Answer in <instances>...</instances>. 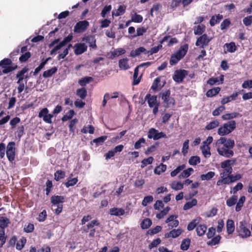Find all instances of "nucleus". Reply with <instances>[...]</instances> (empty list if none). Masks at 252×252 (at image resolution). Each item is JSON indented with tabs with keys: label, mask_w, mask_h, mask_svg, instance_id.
<instances>
[{
	"label": "nucleus",
	"mask_w": 252,
	"mask_h": 252,
	"mask_svg": "<svg viewBox=\"0 0 252 252\" xmlns=\"http://www.w3.org/2000/svg\"><path fill=\"white\" fill-rule=\"evenodd\" d=\"M200 162V158L198 156H192L189 160V163L191 165H196Z\"/></svg>",
	"instance_id": "nucleus-47"
},
{
	"label": "nucleus",
	"mask_w": 252,
	"mask_h": 252,
	"mask_svg": "<svg viewBox=\"0 0 252 252\" xmlns=\"http://www.w3.org/2000/svg\"><path fill=\"white\" fill-rule=\"evenodd\" d=\"M78 181L77 178L68 179V181L64 183V185L66 188H69L70 186H73L76 185Z\"/></svg>",
	"instance_id": "nucleus-62"
},
{
	"label": "nucleus",
	"mask_w": 252,
	"mask_h": 252,
	"mask_svg": "<svg viewBox=\"0 0 252 252\" xmlns=\"http://www.w3.org/2000/svg\"><path fill=\"white\" fill-rule=\"evenodd\" d=\"M126 6L125 5H120L116 12H112V15L115 16H119L123 15L126 11Z\"/></svg>",
	"instance_id": "nucleus-46"
},
{
	"label": "nucleus",
	"mask_w": 252,
	"mask_h": 252,
	"mask_svg": "<svg viewBox=\"0 0 252 252\" xmlns=\"http://www.w3.org/2000/svg\"><path fill=\"white\" fill-rule=\"evenodd\" d=\"M183 187L184 184L181 182H174L171 184L172 189L175 190L182 189Z\"/></svg>",
	"instance_id": "nucleus-56"
},
{
	"label": "nucleus",
	"mask_w": 252,
	"mask_h": 252,
	"mask_svg": "<svg viewBox=\"0 0 252 252\" xmlns=\"http://www.w3.org/2000/svg\"><path fill=\"white\" fill-rule=\"evenodd\" d=\"M143 17L139 14L134 13L131 16V21L135 23H141L143 21Z\"/></svg>",
	"instance_id": "nucleus-59"
},
{
	"label": "nucleus",
	"mask_w": 252,
	"mask_h": 252,
	"mask_svg": "<svg viewBox=\"0 0 252 252\" xmlns=\"http://www.w3.org/2000/svg\"><path fill=\"white\" fill-rule=\"evenodd\" d=\"M212 38L208 36L206 33L203 34L197 38L195 42L196 46H200L201 48H204L207 46Z\"/></svg>",
	"instance_id": "nucleus-8"
},
{
	"label": "nucleus",
	"mask_w": 252,
	"mask_h": 252,
	"mask_svg": "<svg viewBox=\"0 0 252 252\" xmlns=\"http://www.w3.org/2000/svg\"><path fill=\"white\" fill-rule=\"evenodd\" d=\"M12 62L9 58H4L0 61V67L3 69L2 72L3 74H7L13 70H15L18 66L17 65H12Z\"/></svg>",
	"instance_id": "nucleus-4"
},
{
	"label": "nucleus",
	"mask_w": 252,
	"mask_h": 252,
	"mask_svg": "<svg viewBox=\"0 0 252 252\" xmlns=\"http://www.w3.org/2000/svg\"><path fill=\"white\" fill-rule=\"evenodd\" d=\"M146 51V49L143 47H140L134 50H132L130 53V56L135 57L140 55L142 53H145Z\"/></svg>",
	"instance_id": "nucleus-30"
},
{
	"label": "nucleus",
	"mask_w": 252,
	"mask_h": 252,
	"mask_svg": "<svg viewBox=\"0 0 252 252\" xmlns=\"http://www.w3.org/2000/svg\"><path fill=\"white\" fill-rule=\"evenodd\" d=\"M93 81V78L92 77L86 76L80 79L78 83L81 86H85L86 84Z\"/></svg>",
	"instance_id": "nucleus-38"
},
{
	"label": "nucleus",
	"mask_w": 252,
	"mask_h": 252,
	"mask_svg": "<svg viewBox=\"0 0 252 252\" xmlns=\"http://www.w3.org/2000/svg\"><path fill=\"white\" fill-rule=\"evenodd\" d=\"M9 223L10 220L7 218L0 216V228L1 229V230H4Z\"/></svg>",
	"instance_id": "nucleus-28"
},
{
	"label": "nucleus",
	"mask_w": 252,
	"mask_h": 252,
	"mask_svg": "<svg viewBox=\"0 0 252 252\" xmlns=\"http://www.w3.org/2000/svg\"><path fill=\"white\" fill-rule=\"evenodd\" d=\"M125 210L123 208L114 207L109 210V214L112 216H121L125 214Z\"/></svg>",
	"instance_id": "nucleus-16"
},
{
	"label": "nucleus",
	"mask_w": 252,
	"mask_h": 252,
	"mask_svg": "<svg viewBox=\"0 0 252 252\" xmlns=\"http://www.w3.org/2000/svg\"><path fill=\"white\" fill-rule=\"evenodd\" d=\"M148 137L149 139H153L154 140H157L162 138H166V135L163 132H158V131L154 128H150L148 132Z\"/></svg>",
	"instance_id": "nucleus-7"
},
{
	"label": "nucleus",
	"mask_w": 252,
	"mask_h": 252,
	"mask_svg": "<svg viewBox=\"0 0 252 252\" xmlns=\"http://www.w3.org/2000/svg\"><path fill=\"white\" fill-rule=\"evenodd\" d=\"M52 205L57 206V208L54 210L55 214L59 215L63 211L62 203L64 202V197L61 195H53L50 199Z\"/></svg>",
	"instance_id": "nucleus-3"
},
{
	"label": "nucleus",
	"mask_w": 252,
	"mask_h": 252,
	"mask_svg": "<svg viewBox=\"0 0 252 252\" xmlns=\"http://www.w3.org/2000/svg\"><path fill=\"white\" fill-rule=\"evenodd\" d=\"M194 33L195 35H202L205 31V26L203 24L195 26L193 28Z\"/></svg>",
	"instance_id": "nucleus-27"
},
{
	"label": "nucleus",
	"mask_w": 252,
	"mask_h": 252,
	"mask_svg": "<svg viewBox=\"0 0 252 252\" xmlns=\"http://www.w3.org/2000/svg\"><path fill=\"white\" fill-rule=\"evenodd\" d=\"M186 167V165L185 164H182L178 166L175 169L172 171L170 175L171 177L176 176L179 172H180L182 170H183Z\"/></svg>",
	"instance_id": "nucleus-52"
},
{
	"label": "nucleus",
	"mask_w": 252,
	"mask_h": 252,
	"mask_svg": "<svg viewBox=\"0 0 252 252\" xmlns=\"http://www.w3.org/2000/svg\"><path fill=\"white\" fill-rule=\"evenodd\" d=\"M162 46L161 44H159L157 46H155L152 47L150 50L147 51L145 53V54H149L150 55H152L154 54L157 53L158 51L162 48Z\"/></svg>",
	"instance_id": "nucleus-58"
},
{
	"label": "nucleus",
	"mask_w": 252,
	"mask_h": 252,
	"mask_svg": "<svg viewBox=\"0 0 252 252\" xmlns=\"http://www.w3.org/2000/svg\"><path fill=\"white\" fill-rule=\"evenodd\" d=\"M238 93L237 92L234 93L231 95L223 97L221 100V103L224 105L225 104L227 103L232 100H235L238 96Z\"/></svg>",
	"instance_id": "nucleus-18"
},
{
	"label": "nucleus",
	"mask_w": 252,
	"mask_h": 252,
	"mask_svg": "<svg viewBox=\"0 0 252 252\" xmlns=\"http://www.w3.org/2000/svg\"><path fill=\"white\" fill-rule=\"evenodd\" d=\"M189 49L187 44L182 45L179 49L175 53L181 59H183L186 55Z\"/></svg>",
	"instance_id": "nucleus-15"
},
{
	"label": "nucleus",
	"mask_w": 252,
	"mask_h": 252,
	"mask_svg": "<svg viewBox=\"0 0 252 252\" xmlns=\"http://www.w3.org/2000/svg\"><path fill=\"white\" fill-rule=\"evenodd\" d=\"M181 60L175 54H173L171 56L169 63L171 65H174L177 64Z\"/></svg>",
	"instance_id": "nucleus-53"
},
{
	"label": "nucleus",
	"mask_w": 252,
	"mask_h": 252,
	"mask_svg": "<svg viewBox=\"0 0 252 252\" xmlns=\"http://www.w3.org/2000/svg\"><path fill=\"white\" fill-rule=\"evenodd\" d=\"M219 126V122L217 120H215L210 122L205 126V129L210 130L217 127Z\"/></svg>",
	"instance_id": "nucleus-43"
},
{
	"label": "nucleus",
	"mask_w": 252,
	"mask_h": 252,
	"mask_svg": "<svg viewBox=\"0 0 252 252\" xmlns=\"http://www.w3.org/2000/svg\"><path fill=\"white\" fill-rule=\"evenodd\" d=\"M75 112L73 110H70L66 115H64L62 118V120L63 122L66 121L68 120L71 119L73 116H74Z\"/></svg>",
	"instance_id": "nucleus-57"
},
{
	"label": "nucleus",
	"mask_w": 252,
	"mask_h": 252,
	"mask_svg": "<svg viewBox=\"0 0 252 252\" xmlns=\"http://www.w3.org/2000/svg\"><path fill=\"white\" fill-rule=\"evenodd\" d=\"M220 91V88L219 87H214L213 89L209 90L206 94L208 97H212L218 94Z\"/></svg>",
	"instance_id": "nucleus-26"
},
{
	"label": "nucleus",
	"mask_w": 252,
	"mask_h": 252,
	"mask_svg": "<svg viewBox=\"0 0 252 252\" xmlns=\"http://www.w3.org/2000/svg\"><path fill=\"white\" fill-rule=\"evenodd\" d=\"M197 203V201L196 199L193 198L190 201L187 202L186 203L183 207V209L184 210H189L192 207L195 206L196 205Z\"/></svg>",
	"instance_id": "nucleus-35"
},
{
	"label": "nucleus",
	"mask_w": 252,
	"mask_h": 252,
	"mask_svg": "<svg viewBox=\"0 0 252 252\" xmlns=\"http://www.w3.org/2000/svg\"><path fill=\"white\" fill-rule=\"evenodd\" d=\"M237 199L238 197L237 195H234L232 196L226 200V204L227 206L228 207H231L237 203Z\"/></svg>",
	"instance_id": "nucleus-42"
},
{
	"label": "nucleus",
	"mask_w": 252,
	"mask_h": 252,
	"mask_svg": "<svg viewBox=\"0 0 252 252\" xmlns=\"http://www.w3.org/2000/svg\"><path fill=\"white\" fill-rule=\"evenodd\" d=\"M76 95L81 99H84L87 95V91L85 88L78 89L76 91Z\"/></svg>",
	"instance_id": "nucleus-33"
},
{
	"label": "nucleus",
	"mask_w": 252,
	"mask_h": 252,
	"mask_svg": "<svg viewBox=\"0 0 252 252\" xmlns=\"http://www.w3.org/2000/svg\"><path fill=\"white\" fill-rule=\"evenodd\" d=\"M6 240V236H5V230H0V248H2L5 244Z\"/></svg>",
	"instance_id": "nucleus-55"
},
{
	"label": "nucleus",
	"mask_w": 252,
	"mask_h": 252,
	"mask_svg": "<svg viewBox=\"0 0 252 252\" xmlns=\"http://www.w3.org/2000/svg\"><path fill=\"white\" fill-rule=\"evenodd\" d=\"M153 197L152 195H147L144 197L142 201V205L143 206H146L148 203L152 202L153 201Z\"/></svg>",
	"instance_id": "nucleus-63"
},
{
	"label": "nucleus",
	"mask_w": 252,
	"mask_h": 252,
	"mask_svg": "<svg viewBox=\"0 0 252 252\" xmlns=\"http://www.w3.org/2000/svg\"><path fill=\"white\" fill-rule=\"evenodd\" d=\"M161 76L156 78L152 84L151 89L155 92L161 90L166 84L165 80L161 83Z\"/></svg>",
	"instance_id": "nucleus-11"
},
{
	"label": "nucleus",
	"mask_w": 252,
	"mask_h": 252,
	"mask_svg": "<svg viewBox=\"0 0 252 252\" xmlns=\"http://www.w3.org/2000/svg\"><path fill=\"white\" fill-rule=\"evenodd\" d=\"M188 75V71L185 69H178L175 71L173 75V80L176 83H180L183 81Z\"/></svg>",
	"instance_id": "nucleus-6"
},
{
	"label": "nucleus",
	"mask_w": 252,
	"mask_h": 252,
	"mask_svg": "<svg viewBox=\"0 0 252 252\" xmlns=\"http://www.w3.org/2000/svg\"><path fill=\"white\" fill-rule=\"evenodd\" d=\"M82 41H86L89 44V46L93 49H96L97 48L96 45V39L94 36L88 35L82 38Z\"/></svg>",
	"instance_id": "nucleus-14"
},
{
	"label": "nucleus",
	"mask_w": 252,
	"mask_h": 252,
	"mask_svg": "<svg viewBox=\"0 0 252 252\" xmlns=\"http://www.w3.org/2000/svg\"><path fill=\"white\" fill-rule=\"evenodd\" d=\"M89 22L86 20L80 21L75 24L73 31L76 33L84 32L89 27Z\"/></svg>",
	"instance_id": "nucleus-10"
},
{
	"label": "nucleus",
	"mask_w": 252,
	"mask_h": 252,
	"mask_svg": "<svg viewBox=\"0 0 252 252\" xmlns=\"http://www.w3.org/2000/svg\"><path fill=\"white\" fill-rule=\"evenodd\" d=\"M239 116H241V115L238 112H232L230 113H226L225 114H223L221 116V118L223 120H230L236 118Z\"/></svg>",
	"instance_id": "nucleus-19"
},
{
	"label": "nucleus",
	"mask_w": 252,
	"mask_h": 252,
	"mask_svg": "<svg viewBox=\"0 0 252 252\" xmlns=\"http://www.w3.org/2000/svg\"><path fill=\"white\" fill-rule=\"evenodd\" d=\"M152 220L149 218H146L143 220L140 225L142 229H146L148 228L152 225Z\"/></svg>",
	"instance_id": "nucleus-41"
},
{
	"label": "nucleus",
	"mask_w": 252,
	"mask_h": 252,
	"mask_svg": "<svg viewBox=\"0 0 252 252\" xmlns=\"http://www.w3.org/2000/svg\"><path fill=\"white\" fill-rule=\"evenodd\" d=\"M26 241V239L24 237H22V238L17 242L16 245V249L19 251L21 250L25 246Z\"/></svg>",
	"instance_id": "nucleus-49"
},
{
	"label": "nucleus",
	"mask_w": 252,
	"mask_h": 252,
	"mask_svg": "<svg viewBox=\"0 0 252 252\" xmlns=\"http://www.w3.org/2000/svg\"><path fill=\"white\" fill-rule=\"evenodd\" d=\"M236 159L235 158L232 159H226L220 163V167L222 169H227L228 168L232 167V166L234 164Z\"/></svg>",
	"instance_id": "nucleus-17"
},
{
	"label": "nucleus",
	"mask_w": 252,
	"mask_h": 252,
	"mask_svg": "<svg viewBox=\"0 0 252 252\" xmlns=\"http://www.w3.org/2000/svg\"><path fill=\"white\" fill-rule=\"evenodd\" d=\"M58 71V67L56 66L53 67L50 69L43 72L42 76L44 78H47L51 77L54 74L56 73Z\"/></svg>",
	"instance_id": "nucleus-25"
},
{
	"label": "nucleus",
	"mask_w": 252,
	"mask_h": 252,
	"mask_svg": "<svg viewBox=\"0 0 252 252\" xmlns=\"http://www.w3.org/2000/svg\"><path fill=\"white\" fill-rule=\"evenodd\" d=\"M170 210V208L168 206L165 208L162 211L159 213L157 214L156 217L158 219H161L165 216Z\"/></svg>",
	"instance_id": "nucleus-54"
},
{
	"label": "nucleus",
	"mask_w": 252,
	"mask_h": 252,
	"mask_svg": "<svg viewBox=\"0 0 252 252\" xmlns=\"http://www.w3.org/2000/svg\"><path fill=\"white\" fill-rule=\"evenodd\" d=\"M243 24L245 26L248 27L252 24V15L248 16L243 19Z\"/></svg>",
	"instance_id": "nucleus-64"
},
{
	"label": "nucleus",
	"mask_w": 252,
	"mask_h": 252,
	"mask_svg": "<svg viewBox=\"0 0 252 252\" xmlns=\"http://www.w3.org/2000/svg\"><path fill=\"white\" fill-rule=\"evenodd\" d=\"M29 68L27 67H25L17 73L16 75V78H18L17 83H19L21 81H23L24 79V74L27 72Z\"/></svg>",
	"instance_id": "nucleus-24"
},
{
	"label": "nucleus",
	"mask_w": 252,
	"mask_h": 252,
	"mask_svg": "<svg viewBox=\"0 0 252 252\" xmlns=\"http://www.w3.org/2000/svg\"><path fill=\"white\" fill-rule=\"evenodd\" d=\"M94 128L92 125L85 126L81 130V132L83 133H89L90 134H93L94 133Z\"/></svg>",
	"instance_id": "nucleus-50"
},
{
	"label": "nucleus",
	"mask_w": 252,
	"mask_h": 252,
	"mask_svg": "<svg viewBox=\"0 0 252 252\" xmlns=\"http://www.w3.org/2000/svg\"><path fill=\"white\" fill-rule=\"evenodd\" d=\"M245 200L246 197L245 196H242L239 198L238 202L237 203L235 207V210L236 212H239L241 210Z\"/></svg>",
	"instance_id": "nucleus-44"
},
{
	"label": "nucleus",
	"mask_w": 252,
	"mask_h": 252,
	"mask_svg": "<svg viewBox=\"0 0 252 252\" xmlns=\"http://www.w3.org/2000/svg\"><path fill=\"white\" fill-rule=\"evenodd\" d=\"M235 230L234 222L232 220L228 219L226 221V230L228 234H232Z\"/></svg>",
	"instance_id": "nucleus-23"
},
{
	"label": "nucleus",
	"mask_w": 252,
	"mask_h": 252,
	"mask_svg": "<svg viewBox=\"0 0 252 252\" xmlns=\"http://www.w3.org/2000/svg\"><path fill=\"white\" fill-rule=\"evenodd\" d=\"M162 229V227L160 226L157 225L154 228L148 230L147 233L150 235H153L160 232Z\"/></svg>",
	"instance_id": "nucleus-61"
},
{
	"label": "nucleus",
	"mask_w": 252,
	"mask_h": 252,
	"mask_svg": "<svg viewBox=\"0 0 252 252\" xmlns=\"http://www.w3.org/2000/svg\"><path fill=\"white\" fill-rule=\"evenodd\" d=\"M240 227V235L242 236V237H248L250 236L251 235V231L250 230L246 228L245 226H244L243 224L242 223Z\"/></svg>",
	"instance_id": "nucleus-34"
},
{
	"label": "nucleus",
	"mask_w": 252,
	"mask_h": 252,
	"mask_svg": "<svg viewBox=\"0 0 252 252\" xmlns=\"http://www.w3.org/2000/svg\"><path fill=\"white\" fill-rule=\"evenodd\" d=\"M236 127L235 121L231 120L225 123L218 129V134L221 136L227 135L231 133Z\"/></svg>",
	"instance_id": "nucleus-2"
},
{
	"label": "nucleus",
	"mask_w": 252,
	"mask_h": 252,
	"mask_svg": "<svg viewBox=\"0 0 252 252\" xmlns=\"http://www.w3.org/2000/svg\"><path fill=\"white\" fill-rule=\"evenodd\" d=\"M193 172V169L190 167L187 169L184 170L179 176L180 179L186 178L189 177Z\"/></svg>",
	"instance_id": "nucleus-36"
},
{
	"label": "nucleus",
	"mask_w": 252,
	"mask_h": 252,
	"mask_svg": "<svg viewBox=\"0 0 252 252\" xmlns=\"http://www.w3.org/2000/svg\"><path fill=\"white\" fill-rule=\"evenodd\" d=\"M202 153L204 157L208 158L211 156L210 148L208 145H203L201 147Z\"/></svg>",
	"instance_id": "nucleus-39"
},
{
	"label": "nucleus",
	"mask_w": 252,
	"mask_h": 252,
	"mask_svg": "<svg viewBox=\"0 0 252 252\" xmlns=\"http://www.w3.org/2000/svg\"><path fill=\"white\" fill-rule=\"evenodd\" d=\"M207 230V226L205 224H199L196 226V231L199 236L203 235Z\"/></svg>",
	"instance_id": "nucleus-31"
},
{
	"label": "nucleus",
	"mask_w": 252,
	"mask_h": 252,
	"mask_svg": "<svg viewBox=\"0 0 252 252\" xmlns=\"http://www.w3.org/2000/svg\"><path fill=\"white\" fill-rule=\"evenodd\" d=\"M215 173L213 171H209L207 174H202L200 176L202 180H209L214 177Z\"/></svg>",
	"instance_id": "nucleus-51"
},
{
	"label": "nucleus",
	"mask_w": 252,
	"mask_h": 252,
	"mask_svg": "<svg viewBox=\"0 0 252 252\" xmlns=\"http://www.w3.org/2000/svg\"><path fill=\"white\" fill-rule=\"evenodd\" d=\"M166 165L163 163H160L159 165L157 166L154 169V173L157 175H160L161 173L164 172L166 169Z\"/></svg>",
	"instance_id": "nucleus-37"
},
{
	"label": "nucleus",
	"mask_w": 252,
	"mask_h": 252,
	"mask_svg": "<svg viewBox=\"0 0 252 252\" xmlns=\"http://www.w3.org/2000/svg\"><path fill=\"white\" fill-rule=\"evenodd\" d=\"M224 47L226 48V51H224V53H226L227 52L230 53H233L237 50V47L235 45V44L233 42H231L229 43H225L224 46Z\"/></svg>",
	"instance_id": "nucleus-32"
},
{
	"label": "nucleus",
	"mask_w": 252,
	"mask_h": 252,
	"mask_svg": "<svg viewBox=\"0 0 252 252\" xmlns=\"http://www.w3.org/2000/svg\"><path fill=\"white\" fill-rule=\"evenodd\" d=\"M182 231L181 229H173L169 233L165 234V237L167 238H176L178 237L182 233Z\"/></svg>",
	"instance_id": "nucleus-22"
},
{
	"label": "nucleus",
	"mask_w": 252,
	"mask_h": 252,
	"mask_svg": "<svg viewBox=\"0 0 252 252\" xmlns=\"http://www.w3.org/2000/svg\"><path fill=\"white\" fill-rule=\"evenodd\" d=\"M190 240L189 238H186L184 239L181 243V249L183 251H186L187 250L190 245Z\"/></svg>",
	"instance_id": "nucleus-40"
},
{
	"label": "nucleus",
	"mask_w": 252,
	"mask_h": 252,
	"mask_svg": "<svg viewBox=\"0 0 252 252\" xmlns=\"http://www.w3.org/2000/svg\"><path fill=\"white\" fill-rule=\"evenodd\" d=\"M154 160L152 157H149L147 158H144L141 161V168H143L148 164H152Z\"/></svg>",
	"instance_id": "nucleus-48"
},
{
	"label": "nucleus",
	"mask_w": 252,
	"mask_h": 252,
	"mask_svg": "<svg viewBox=\"0 0 252 252\" xmlns=\"http://www.w3.org/2000/svg\"><path fill=\"white\" fill-rule=\"evenodd\" d=\"M145 98V100H147L148 105L150 108H152L155 105L159 104L157 101V96L156 95H151L150 94H147Z\"/></svg>",
	"instance_id": "nucleus-13"
},
{
	"label": "nucleus",
	"mask_w": 252,
	"mask_h": 252,
	"mask_svg": "<svg viewBox=\"0 0 252 252\" xmlns=\"http://www.w3.org/2000/svg\"><path fill=\"white\" fill-rule=\"evenodd\" d=\"M15 143L14 142H9L6 147V155L10 162L15 159Z\"/></svg>",
	"instance_id": "nucleus-9"
},
{
	"label": "nucleus",
	"mask_w": 252,
	"mask_h": 252,
	"mask_svg": "<svg viewBox=\"0 0 252 252\" xmlns=\"http://www.w3.org/2000/svg\"><path fill=\"white\" fill-rule=\"evenodd\" d=\"M128 60L127 58H124L119 61V66L123 70H127L130 68L128 64Z\"/></svg>",
	"instance_id": "nucleus-21"
},
{
	"label": "nucleus",
	"mask_w": 252,
	"mask_h": 252,
	"mask_svg": "<svg viewBox=\"0 0 252 252\" xmlns=\"http://www.w3.org/2000/svg\"><path fill=\"white\" fill-rule=\"evenodd\" d=\"M170 94L171 91L169 89L159 94V97L163 100L164 106L167 108L175 105V100L173 97L170 96Z\"/></svg>",
	"instance_id": "nucleus-5"
},
{
	"label": "nucleus",
	"mask_w": 252,
	"mask_h": 252,
	"mask_svg": "<svg viewBox=\"0 0 252 252\" xmlns=\"http://www.w3.org/2000/svg\"><path fill=\"white\" fill-rule=\"evenodd\" d=\"M216 145L217 152L220 156L226 158H230L234 156V152L232 150L235 146L234 140L221 137L216 141Z\"/></svg>",
	"instance_id": "nucleus-1"
},
{
	"label": "nucleus",
	"mask_w": 252,
	"mask_h": 252,
	"mask_svg": "<svg viewBox=\"0 0 252 252\" xmlns=\"http://www.w3.org/2000/svg\"><path fill=\"white\" fill-rule=\"evenodd\" d=\"M64 177L65 172L62 170H58L54 173V179L57 181L63 179Z\"/></svg>",
	"instance_id": "nucleus-45"
},
{
	"label": "nucleus",
	"mask_w": 252,
	"mask_h": 252,
	"mask_svg": "<svg viewBox=\"0 0 252 252\" xmlns=\"http://www.w3.org/2000/svg\"><path fill=\"white\" fill-rule=\"evenodd\" d=\"M31 57V53L30 52H26L20 57L19 61L21 63L26 62Z\"/></svg>",
	"instance_id": "nucleus-60"
},
{
	"label": "nucleus",
	"mask_w": 252,
	"mask_h": 252,
	"mask_svg": "<svg viewBox=\"0 0 252 252\" xmlns=\"http://www.w3.org/2000/svg\"><path fill=\"white\" fill-rule=\"evenodd\" d=\"M88 47L84 43H78L73 46L74 53L76 55H79L87 50Z\"/></svg>",
	"instance_id": "nucleus-12"
},
{
	"label": "nucleus",
	"mask_w": 252,
	"mask_h": 252,
	"mask_svg": "<svg viewBox=\"0 0 252 252\" xmlns=\"http://www.w3.org/2000/svg\"><path fill=\"white\" fill-rule=\"evenodd\" d=\"M139 71V66H137L134 68V74L133 76V81L132 82V85H137L140 82L141 76L138 77Z\"/></svg>",
	"instance_id": "nucleus-29"
},
{
	"label": "nucleus",
	"mask_w": 252,
	"mask_h": 252,
	"mask_svg": "<svg viewBox=\"0 0 252 252\" xmlns=\"http://www.w3.org/2000/svg\"><path fill=\"white\" fill-rule=\"evenodd\" d=\"M223 18V16L220 14L213 16L210 20L209 23L211 26H214L219 23Z\"/></svg>",
	"instance_id": "nucleus-20"
}]
</instances>
